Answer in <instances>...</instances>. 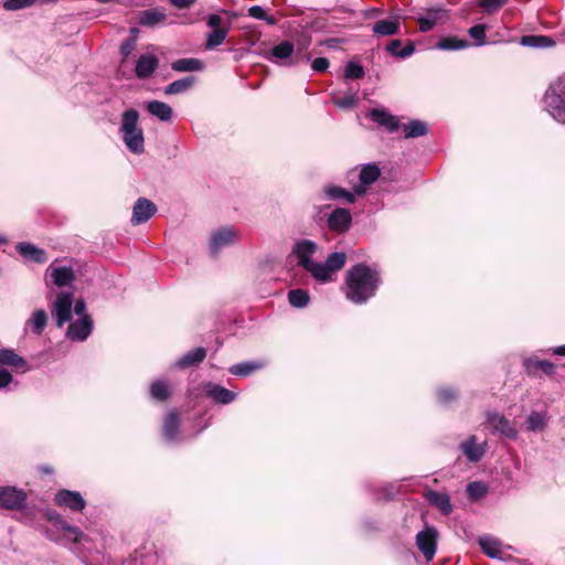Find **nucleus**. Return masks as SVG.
<instances>
[{
    "label": "nucleus",
    "instance_id": "1",
    "mask_svg": "<svg viewBox=\"0 0 565 565\" xmlns=\"http://www.w3.org/2000/svg\"><path fill=\"white\" fill-rule=\"evenodd\" d=\"M382 282L381 273L364 263L352 266L345 275L344 295L355 305L373 298Z\"/></svg>",
    "mask_w": 565,
    "mask_h": 565
},
{
    "label": "nucleus",
    "instance_id": "2",
    "mask_svg": "<svg viewBox=\"0 0 565 565\" xmlns=\"http://www.w3.org/2000/svg\"><path fill=\"white\" fill-rule=\"evenodd\" d=\"M138 121L139 113L134 108H129L122 113L119 127L122 141L127 149L136 154H140L145 151L143 131Z\"/></svg>",
    "mask_w": 565,
    "mask_h": 565
},
{
    "label": "nucleus",
    "instance_id": "3",
    "mask_svg": "<svg viewBox=\"0 0 565 565\" xmlns=\"http://www.w3.org/2000/svg\"><path fill=\"white\" fill-rule=\"evenodd\" d=\"M544 102L548 114L558 122L565 124V76L547 88Z\"/></svg>",
    "mask_w": 565,
    "mask_h": 565
},
{
    "label": "nucleus",
    "instance_id": "4",
    "mask_svg": "<svg viewBox=\"0 0 565 565\" xmlns=\"http://www.w3.org/2000/svg\"><path fill=\"white\" fill-rule=\"evenodd\" d=\"M239 238V233L233 226H224L215 230L210 237L209 249L213 257L227 247L233 246Z\"/></svg>",
    "mask_w": 565,
    "mask_h": 565
},
{
    "label": "nucleus",
    "instance_id": "5",
    "mask_svg": "<svg viewBox=\"0 0 565 565\" xmlns=\"http://www.w3.org/2000/svg\"><path fill=\"white\" fill-rule=\"evenodd\" d=\"M448 20L449 11L443 6L426 8L416 18L419 31L423 33L431 31L435 26L444 24Z\"/></svg>",
    "mask_w": 565,
    "mask_h": 565
},
{
    "label": "nucleus",
    "instance_id": "6",
    "mask_svg": "<svg viewBox=\"0 0 565 565\" xmlns=\"http://www.w3.org/2000/svg\"><path fill=\"white\" fill-rule=\"evenodd\" d=\"M74 294L72 291H61L57 294L52 309V315L57 327L61 328L64 326V323L71 321Z\"/></svg>",
    "mask_w": 565,
    "mask_h": 565
},
{
    "label": "nucleus",
    "instance_id": "7",
    "mask_svg": "<svg viewBox=\"0 0 565 565\" xmlns=\"http://www.w3.org/2000/svg\"><path fill=\"white\" fill-rule=\"evenodd\" d=\"M487 425L494 435H500L511 440L518 438L516 428L505 416L499 413H488Z\"/></svg>",
    "mask_w": 565,
    "mask_h": 565
},
{
    "label": "nucleus",
    "instance_id": "8",
    "mask_svg": "<svg viewBox=\"0 0 565 565\" xmlns=\"http://www.w3.org/2000/svg\"><path fill=\"white\" fill-rule=\"evenodd\" d=\"M267 60L285 66L297 65L298 60L295 56V44L287 40L278 43L270 50Z\"/></svg>",
    "mask_w": 565,
    "mask_h": 565
},
{
    "label": "nucleus",
    "instance_id": "9",
    "mask_svg": "<svg viewBox=\"0 0 565 565\" xmlns=\"http://www.w3.org/2000/svg\"><path fill=\"white\" fill-rule=\"evenodd\" d=\"M26 493L15 487H0V508L7 510H20L24 507Z\"/></svg>",
    "mask_w": 565,
    "mask_h": 565
},
{
    "label": "nucleus",
    "instance_id": "10",
    "mask_svg": "<svg viewBox=\"0 0 565 565\" xmlns=\"http://www.w3.org/2000/svg\"><path fill=\"white\" fill-rule=\"evenodd\" d=\"M438 533L434 527H426L416 535V545L427 562H430L437 551Z\"/></svg>",
    "mask_w": 565,
    "mask_h": 565
},
{
    "label": "nucleus",
    "instance_id": "11",
    "mask_svg": "<svg viewBox=\"0 0 565 565\" xmlns=\"http://www.w3.org/2000/svg\"><path fill=\"white\" fill-rule=\"evenodd\" d=\"M328 228L334 233L343 234L352 225V215L348 209L337 207L327 216Z\"/></svg>",
    "mask_w": 565,
    "mask_h": 565
},
{
    "label": "nucleus",
    "instance_id": "12",
    "mask_svg": "<svg viewBox=\"0 0 565 565\" xmlns=\"http://www.w3.org/2000/svg\"><path fill=\"white\" fill-rule=\"evenodd\" d=\"M318 250V244L311 239H301L292 247V254L297 258V264L305 270L315 262L313 255Z\"/></svg>",
    "mask_w": 565,
    "mask_h": 565
},
{
    "label": "nucleus",
    "instance_id": "13",
    "mask_svg": "<svg viewBox=\"0 0 565 565\" xmlns=\"http://www.w3.org/2000/svg\"><path fill=\"white\" fill-rule=\"evenodd\" d=\"M381 175V169L376 163H367L361 167L359 173V184L353 185L356 195H364L366 186L373 184Z\"/></svg>",
    "mask_w": 565,
    "mask_h": 565
},
{
    "label": "nucleus",
    "instance_id": "14",
    "mask_svg": "<svg viewBox=\"0 0 565 565\" xmlns=\"http://www.w3.org/2000/svg\"><path fill=\"white\" fill-rule=\"evenodd\" d=\"M367 117L377 126L385 128L388 132H395L399 128V120L383 107L372 108Z\"/></svg>",
    "mask_w": 565,
    "mask_h": 565
},
{
    "label": "nucleus",
    "instance_id": "15",
    "mask_svg": "<svg viewBox=\"0 0 565 565\" xmlns=\"http://www.w3.org/2000/svg\"><path fill=\"white\" fill-rule=\"evenodd\" d=\"M54 502L58 507H65L73 511H82L86 507V501L79 492L66 489L56 492Z\"/></svg>",
    "mask_w": 565,
    "mask_h": 565
},
{
    "label": "nucleus",
    "instance_id": "16",
    "mask_svg": "<svg viewBox=\"0 0 565 565\" xmlns=\"http://www.w3.org/2000/svg\"><path fill=\"white\" fill-rule=\"evenodd\" d=\"M157 212V206L146 198H139L132 207L131 224L140 225L146 223Z\"/></svg>",
    "mask_w": 565,
    "mask_h": 565
},
{
    "label": "nucleus",
    "instance_id": "17",
    "mask_svg": "<svg viewBox=\"0 0 565 565\" xmlns=\"http://www.w3.org/2000/svg\"><path fill=\"white\" fill-rule=\"evenodd\" d=\"M93 330V320L88 315H84L78 320L70 324L66 335L72 341H85Z\"/></svg>",
    "mask_w": 565,
    "mask_h": 565
},
{
    "label": "nucleus",
    "instance_id": "18",
    "mask_svg": "<svg viewBox=\"0 0 565 565\" xmlns=\"http://www.w3.org/2000/svg\"><path fill=\"white\" fill-rule=\"evenodd\" d=\"M459 450L470 462H479L486 454L487 443L477 444V436L471 435L460 443Z\"/></svg>",
    "mask_w": 565,
    "mask_h": 565
},
{
    "label": "nucleus",
    "instance_id": "19",
    "mask_svg": "<svg viewBox=\"0 0 565 565\" xmlns=\"http://www.w3.org/2000/svg\"><path fill=\"white\" fill-rule=\"evenodd\" d=\"M159 58L150 53L139 56L135 66V74L139 79L149 78L158 68Z\"/></svg>",
    "mask_w": 565,
    "mask_h": 565
},
{
    "label": "nucleus",
    "instance_id": "20",
    "mask_svg": "<svg viewBox=\"0 0 565 565\" xmlns=\"http://www.w3.org/2000/svg\"><path fill=\"white\" fill-rule=\"evenodd\" d=\"M51 281L56 287L70 286L75 280V273L70 266H54L47 268Z\"/></svg>",
    "mask_w": 565,
    "mask_h": 565
},
{
    "label": "nucleus",
    "instance_id": "21",
    "mask_svg": "<svg viewBox=\"0 0 565 565\" xmlns=\"http://www.w3.org/2000/svg\"><path fill=\"white\" fill-rule=\"evenodd\" d=\"M47 520L53 523L54 526L62 529L66 532L67 537L77 543L84 537L83 531L78 526H74L68 524L63 516L56 511H47L46 513Z\"/></svg>",
    "mask_w": 565,
    "mask_h": 565
},
{
    "label": "nucleus",
    "instance_id": "22",
    "mask_svg": "<svg viewBox=\"0 0 565 565\" xmlns=\"http://www.w3.org/2000/svg\"><path fill=\"white\" fill-rule=\"evenodd\" d=\"M522 365L529 376H536L539 370L548 376L553 375L555 372L554 363L547 360H540L536 356L524 358Z\"/></svg>",
    "mask_w": 565,
    "mask_h": 565
},
{
    "label": "nucleus",
    "instance_id": "23",
    "mask_svg": "<svg viewBox=\"0 0 565 565\" xmlns=\"http://www.w3.org/2000/svg\"><path fill=\"white\" fill-rule=\"evenodd\" d=\"M401 18L398 15H391L387 19L376 21L372 31L377 36H390L399 33Z\"/></svg>",
    "mask_w": 565,
    "mask_h": 565
},
{
    "label": "nucleus",
    "instance_id": "24",
    "mask_svg": "<svg viewBox=\"0 0 565 565\" xmlns=\"http://www.w3.org/2000/svg\"><path fill=\"white\" fill-rule=\"evenodd\" d=\"M0 365L11 366L20 373H25L29 370L26 360L12 349H0Z\"/></svg>",
    "mask_w": 565,
    "mask_h": 565
},
{
    "label": "nucleus",
    "instance_id": "25",
    "mask_svg": "<svg viewBox=\"0 0 565 565\" xmlns=\"http://www.w3.org/2000/svg\"><path fill=\"white\" fill-rule=\"evenodd\" d=\"M205 393L207 397L222 405L231 404L237 396L235 392L213 383L205 385Z\"/></svg>",
    "mask_w": 565,
    "mask_h": 565
},
{
    "label": "nucleus",
    "instance_id": "26",
    "mask_svg": "<svg viewBox=\"0 0 565 565\" xmlns=\"http://www.w3.org/2000/svg\"><path fill=\"white\" fill-rule=\"evenodd\" d=\"M179 415L175 411H170L162 426L163 438L168 444H175L179 440Z\"/></svg>",
    "mask_w": 565,
    "mask_h": 565
},
{
    "label": "nucleus",
    "instance_id": "27",
    "mask_svg": "<svg viewBox=\"0 0 565 565\" xmlns=\"http://www.w3.org/2000/svg\"><path fill=\"white\" fill-rule=\"evenodd\" d=\"M331 100L334 106L341 109H352L359 102V86L353 87L350 85L344 92V96L340 97L338 92H332Z\"/></svg>",
    "mask_w": 565,
    "mask_h": 565
},
{
    "label": "nucleus",
    "instance_id": "28",
    "mask_svg": "<svg viewBox=\"0 0 565 565\" xmlns=\"http://www.w3.org/2000/svg\"><path fill=\"white\" fill-rule=\"evenodd\" d=\"M167 14L163 8L147 9L139 13L138 23L146 28H153L163 23Z\"/></svg>",
    "mask_w": 565,
    "mask_h": 565
},
{
    "label": "nucleus",
    "instance_id": "29",
    "mask_svg": "<svg viewBox=\"0 0 565 565\" xmlns=\"http://www.w3.org/2000/svg\"><path fill=\"white\" fill-rule=\"evenodd\" d=\"M17 250L23 258L36 264H43L47 260L45 250L31 243H19L17 245Z\"/></svg>",
    "mask_w": 565,
    "mask_h": 565
},
{
    "label": "nucleus",
    "instance_id": "30",
    "mask_svg": "<svg viewBox=\"0 0 565 565\" xmlns=\"http://www.w3.org/2000/svg\"><path fill=\"white\" fill-rule=\"evenodd\" d=\"M206 356V349L203 347L195 348L174 362L178 369H188L200 364Z\"/></svg>",
    "mask_w": 565,
    "mask_h": 565
},
{
    "label": "nucleus",
    "instance_id": "31",
    "mask_svg": "<svg viewBox=\"0 0 565 565\" xmlns=\"http://www.w3.org/2000/svg\"><path fill=\"white\" fill-rule=\"evenodd\" d=\"M425 498L431 505L439 509L444 515H449L452 512V504L448 494L429 490Z\"/></svg>",
    "mask_w": 565,
    "mask_h": 565
},
{
    "label": "nucleus",
    "instance_id": "32",
    "mask_svg": "<svg viewBox=\"0 0 565 565\" xmlns=\"http://www.w3.org/2000/svg\"><path fill=\"white\" fill-rule=\"evenodd\" d=\"M323 195L324 199L331 200V201H340L343 200L350 204L355 202L356 194L353 192H350L339 185L335 184H327L323 188Z\"/></svg>",
    "mask_w": 565,
    "mask_h": 565
},
{
    "label": "nucleus",
    "instance_id": "33",
    "mask_svg": "<svg viewBox=\"0 0 565 565\" xmlns=\"http://www.w3.org/2000/svg\"><path fill=\"white\" fill-rule=\"evenodd\" d=\"M147 111L161 121H169L172 118L173 110L167 103L151 100L146 104Z\"/></svg>",
    "mask_w": 565,
    "mask_h": 565
},
{
    "label": "nucleus",
    "instance_id": "34",
    "mask_svg": "<svg viewBox=\"0 0 565 565\" xmlns=\"http://www.w3.org/2000/svg\"><path fill=\"white\" fill-rule=\"evenodd\" d=\"M478 542L487 556L498 559L502 558L501 543L497 539L490 535H483L479 537Z\"/></svg>",
    "mask_w": 565,
    "mask_h": 565
},
{
    "label": "nucleus",
    "instance_id": "35",
    "mask_svg": "<svg viewBox=\"0 0 565 565\" xmlns=\"http://www.w3.org/2000/svg\"><path fill=\"white\" fill-rule=\"evenodd\" d=\"M469 45L468 40L450 35L440 38L435 44V47L440 51H459L468 49Z\"/></svg>",
    "mask_w": 565,
    "mask_h": 565
},
{
    "label": "nucleus",
    "instance_id": "36",
    "mask_svg": "<svg viewBox=\"0 0 565 565\" xmlns=\"http://www.w3.org/2000/svg\"><path fill=\"white\" fill-rule=\"evenodd\" d=\"M404 137L413 139L426 136L428 134V125L419 119H412L403 125Z\"/></svg>",
    "mask_w": 565,
    "mask_h": 565
},
{
    "label": "nucleus",
    "instance_id": "37",
    "mask_svg": "<svg viewBox=\"0 0 565 565\" xmlns=\"http://www.w3.org/2000/svg\"><path fill=\"white\" fill-rule=\"evenodd\" d=\"M196 82V77L193 75L185 76L183 78L173 81L164 87V94L177 95L185 93L191 89Z\"/></svg>",
    "mask_w": 565,
    "mask_h": 565
},
{
    "label": "nucleus",
    "instance_id": "38",
    "mask_svg": "<svg viewBox=\"0 0 565 565\" xmlns=\"http://www.w3.org/2000/svg\"><path fill=\"white\" fill-rule=\"evenodd\" d=\"M47 324V313L44 309L35 310L26 321V327L35 335H41Z\"/></svg>",
    "mask_w": 565,
    "mask_h": 565
},
{
    "label": "nucleus",
    "instance_id": "39",
    "mask_svg": "<svg viewBox=\"0 0 565 565\" xmlns=\"http://www.w3.org/2000/svg\"><path fill=\"white\" fill-rule=\"evenodd\" d=\"M402 45L401 40H392L386 44V51L393 56L399 58L409 57L415 52V45L412 41H408L403 49H399Z\"/></svg>",
    "mask_w": 565,
    "mask_h": 565
},
{
    "label": "nucleus",
    "instance_id": "40",
    "mask_svg": "<svg viewBox=\"0 0 565 565\" xmlns=\"http://www.w3.org/2000/svg\"><path fill=\"white\" fill-rule=\"evenodd\" d=\"M171 67L175 72H195L202 71L204 64L198 58L186 57L172 62Z\"/></svg>",
    "mask_w": 565,
    "mask_h": 565
},
{
    "label": "nucleus",
    "instance_id": "41",
    "mask_svg": "<svg viewBox=\"0 0 565 565\" xmlns=\"http://www.w3.org/2000/svg\"><path fill=\"white\" fill-rule=\"evenodd\" d=\"M520 43L523 46L545 49L555 44V41L547 35H524L521 38Z\"/></svg>",
    "mask_w": 565,
    "mask_h": 565
},
{
    "label": "nucleus",
    "instance_id": "42",
    "mask_svg": "<svg viewBox=\"0 0 565 565\" xmlns=\"http://www.w3.org/2000/svg\"><path fill=\"white\" fill-rule=\"evenodd\" d=\"M262 367L263 364L259 362L246 361L232 365L228 371L235 376L246 377Z\"/></svg>",
    "mask_w": 565,
    "mask_h": 565
},
{
    "label": "nucleus",
    "instance_id": "43",
    "mask_svg": "<svg viewBox=\"0 0 565 565\" xmlns=\"http://www.w3.org/2000/svg\"><path fill=\"white\" fill-rule=\"evenodd\" d=\"M150 396L151 398L164 402L167 401L171 395L170 386L167 382L162 380H157L150 385Z\"/></svg>",
    "mask_w": 565,
    "mask_h": 565
},
{
    "label": "nucleus",
    "instance_id": "44",
    "mask_svg": "<svg viewBox=\"0 0 565 565\" xmlns=\"http://www.w3.org/2000/svg\"><path fill=\"white\" fill-rule=\"evenodd\" d=\"M317 281L327 282L331 280V271L327 268L326 263L313 262L307 269Z\"/></svg>",
    "mask_w": 565,
    "mask_h": 565
},
{
    "label": "nucleus",
    "instance_id": "45",
    "mask_svg": "<svg viewBox=\"0 0 565 565\" xmlns=\"http://www.w3.org/2000/svg\"><path fill=\"white\" fill-rule=\"evenodd\" d=\"M289 303L295 308H306L310 301L309 292L305 289H291L288 292Z\"/></svg>",
    "mask_w": 565,
    "mask_h": 565
},
{
    "label": "nucleus",
    "instance_id": "46",
    "mask_svg": "<svg viewBox=\"0 0 565 565\" xmlns=\"http://www.w3.org/2000/svg\"><path fill=\"white\" fill-rule=\"evenodd\" d=\"M228 34V29H214L206 34L205 49L213 50L220 46L226 39Z\"/></svg>",
    "mask_w": 565,
    "mask_h": 565
},
{
    "label": "nucleus",
    "instance_id": "47",
    "mask_svg": "<svg viewBox=\"0 0 565 565\" xmlns=\"http://www.w3.org/2000/svg\"><path fill=\"white\" fill-rule=\"evenodd\" d=\"M529 431H540L546 426V414L542 412H532L525 422Z\"/></svg>",
    "mask_w": 565,
    "mask_h": 565
},
{
    "label": "nucleus",
    "instance_id": "48",
    "mask_svg": "<svg viewBox=\"0 0 565 565\" xmlns=\"http://www.w3.org/2000/svg\"><path fill=\"white\" fill-rule=\"evenodd\" d=\"M310 43V36H305L303 39L297 41L295 47V56L298 60V63H308L311 61V53L307 52Z\"/></svg>",
    "mask_w": 565,
    "mask_h": 565
},
{
    "label": "nucleus",
    "instance_id": "49",
    "mask_svg": "<svg viewBox=\"0 0 565 565\" xmlns=\"http://www.w3.org/2000/svg\"><path fill=\"white\" fill-rule=\"evenodd\" d=\"M345 260L347 255L343 252H333L330 255H328L324 263L327 268H329V270L331 271V274H334L345 265Z\"/></svg>",
    "mask_w": 565,
    "mask_h": 565
},
{
    "label": "nucleus",
    "instance_id": "50",
    "mask_svg": "<svg viewBox=\"0 0 565 565\" xmlns=\"http://www.w3.org/2000/svg\"><path fill=\"white\" fill-rule=\"evenodd\" d=\"M437 401L440 405L448 406L457 401L458 392L449 386L439 387L436 392Z\"/></svg>",
    "mask_w": 565,
    "mask_h": 565
},
{
    "label": "nucleus",
    "instance_id": "51",
    "mask_svg": "<svg viewBox=\"0 0 565 565\" xmlns=\"http://www.w3.org/2000/svg\"><path fill=\"white\" fill-rule=\"evenodd\" d=\"M364 74V67L353 61L348 62L344 66L343 77L345 79H360Z\"/></svg>",
    "mask_w": 565,
    "mask_h": 565
},
{
    "label": "nucleus",
    "instance_id": "52",
    "mask_svg": "<svg viewBox=\"0 0 565 565\" xmlns=\"http://www.w3.org/2000/svg\"><path fill=\"white\" fill-rule=\"evenodd\" d=\"M466 492L471 499L479 500L488 493V488L481 481H472L467 484Z\"/></svg>",
    "mask_w": 565,
    "mask_h": 565
},
{
    "label": "nucleus",
    "instance_id": "53",
    "mask_svg": "<svg viewBox=\"0 0 565 565\" xmlns=\"http://www.w3.org/2000/svg\"><path fill=\"white\" fill-rule=\"evenodd\" d=\"M486 24H476L468 30V34L476 41V46H483L486 42Z\"/></svg>",
    "mask_w": 565,
    "mask_h": 565
},
{
    "label": "nucleus",
    "instance_id": "54",
    "mask_svg": "<svg viewBox=\"0 0 565 565\" xmlns=\"http://www.w3.org/2000/svg\"><path fill=\"white\" fill-rule=\"evenodd\" d=\"M479 6L488 13H493L508 3V0H478Z\"/></svg>",
    "mask_w": 565,
    "mask_h": 565
},
{
    "label": "nucleus",
    "instance_id": "55",
    "mask_svg": "<svg viewBox=\"0 0 565 565\" xmlns=\"http://www.w3.org/2000/svg\"><path fill=\"white\" fill-rule=\"evenodd\" d=\"M36 0H6L3 7L7 10L14 11L32 6Z\"/></svg>",
    "mask_w": 565,
    "mask_h": 565
},
{
    "label": "nucleus",
    "instance_id": "56",
    "mask_svg": "<svg viewBox=\"0 0 565 565\" xmlns=\"http://www.w3.org/2000/svg\"><path fill=\"white\" fill-rule=\"evenodd\" d=\"M136 47V36H130L122 41L120 45V54L126 60Z\"/></svg>",
    "mask_w": 565,
    "mask_h": 565
},
{
    "label": "nucleus",
    "instance_id": "57",
    "mask_svg": "<svg viewBox=\"0 0 565 565\" xmlns=\"http://www.w3.org/2000/svg\"><path fill=\"white\" fill-rule=\"evenodd\" d=\"M329 60L326 57H317L311 61V68L317 73H323L329 68Z\"/></svg>",
    "mask_w": 565,
    "mask_h": 565
},
{
    "label": "nucleus",
    "instance_id": "58",
    "mask_svg": "<svg viewBox=\"0 0 565 565\" xmlns=\"http://www.w3.org/2000/svg\"><path fill=\"white\" fill-rule=\"evenodd\" d=\"M248 15L256 20H263L266 17V11L260 6H252L248 9Z\"/></svg>",
    "mask_w": 565,
    "mask_h": 565
},
{
    "label": "nucleus",
    "instance_id": "59",
    "mask_svg": "<svg viewBox=\"0 0 565 565\" xmlns=\"http://www.w3.org/2000/svg\"><path fill=\"white\" fill-rule=\"evenodd\" d=\"M12 381V374L6 369H0V388L7 387Z\"/></svg>",
    "mask_w": 565,
    "mask_h": 565
},
{
    "label": "nucleus",
    "instance_id": "60",
    "mask_svg": "<svg viewBox=\"0 0 565 565\" xmlns=\"http://www.w3.org/2000/svg\"><path fill=\"white\" fill-rule=\"evenodd\" d=\"M206 24L209 28L214 29H222V18L218 14H210L206 21Z\"/></svg>",
    "mask_w": 565,
    "mask_h": 565
},
{
    "label": "nucleus",
    "instance_id": "61",
    "mask_svg": "<svg viewBox=\"0 0 565 565\" xmlns=\"http://www.w3.org/2000/svg\"><path fill=\"white\" fill-rule=\"evenodd\" d=\"M169 2L177 9H189L195 3V0H169Z\"/></svg>",
    "mask_w": 565,
    "mask_h": 565
},
{
    "label": "nucleus",
    "instance_id": "62",
    "mask_svg": "<svg viewBox=\"0 0 565 565\" xmlns=\"http://www.w3.org/2000/svg\"><path fill=\"white\" fill-rule=\"evenodd\" d=\"M74 312L75 315L83 317L86 313V303L83 299L76 300L74 305Z\"/></svg>",
    "mask_w": 565,
    "mask_h": 565
},
{
    "label": "nucleus",
    "instance_id": "63",
    "mask_svg": "<svg viewBox=\"0 0 565 565\" xmlns=\"http://www.w3.org/2000/svg\"><path fill=\"white\" fill-rule=\"evenodd\" d=\"M551 351L555 355H564L565 356V344L552 348Z\"/></svg>",
    "mask_w": 565,
    "mask_h": 565
},
{
    "label": "nucleus",
    "instance_id": "64",
    "mask_svg": "<svg viewBox=\"0 0 565 565\" xmlns=\"http://www.w3.org/2000/svg\"><path fill=\"white\" fill-rule=\"evenodd\" d=\"M262 21H265L269 25H275L277 23V19L274 15H269L267 13L265 19H263Z\"/></svg>",
    "mask_w": 565,
    "mask_h": 565
}]
</instances>
